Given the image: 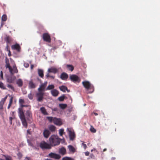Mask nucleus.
Instances as JSON below:
<instances>
[{
    "instance_id": "obj_1",
    "label": "nucleus",
    "mask_w": 160,
    "mask_h": 160,
    "mask_svg": "<svg viewBox=\"0 0 160 160\" xmlns=\"http://www.w3.org/2000/svg\"><path fill=\"white\" fill-rule=\"evenodd\" d=\"M19 102L21 107V108H19L18 109L19 116L22 121V124L25 128H27L28 124L23 111L22 108L24 107H28L29 109H30V108L29 105H23L25 103V101L23 99H19Z\"/></svg>"
},
{
    "instance_id": "obj_2",
    "label": "nucleus",
    "mask_w": 160,
    "mask_h": 160,
    "mask_svg": "<svg viewBox=\"0 0 160 160\" xmlns=\"http://www.w3.org/2000/svg\"><path fill=\"white\" fill-rule=\"evenodd\" d=\"M49 140L52 147L58 145L60 143V141L62 140L63 142H65L64 139H61L58 137V136L55 135H51L49 138Z\"/></svg>"
},
{
    "instance_id": "obj_3",
    "label": "nucleus",
    "mask_w": 160,
    "mask_h": 160,
    "mask_svg": "<svg viewBox=\"0 0 160 160\" xmlns=\"http://www.w3.org/2000/svg\"><path fill=\"white\" fill-rule=\"evenodd\" d=\"M39 146L42 149H50L52 148L50 143H48L44 141H42L40 143Z\"/></svg>"
},
{
    "instance_id": "obj_4",
    "label": "nucleus",
    "mask_w": 160,
    "mask_h": 160,
    "mask_svg": "<svg viewBox=\"0 0 160 160\" xmlns=\"http://www.w3.org/2000/svg\"><path fill=\"white\" fill-rule=\"evenodd\" d=\"M67 131L68 132L70 140H73L75 137V134L72 128H67Z\"/></svg>"
},
{
    "instance_id": "obj_5",
    "label": "nucleus",
    "mask_w": 160,
    "mask_h": 160,
    "mask_svg": "<svg viewBox=\"0 0 160 160\" xmlns=\"http://www.w3.org/2000/svg\"><path fill=\"white\" fill-rule=\"evenodd\" d=\"M69 78L71 80L74 82H78L79 83L81 81L80 78L76 75H70Z\"/></svg>"
},
{
    "instance_id": "obj_6",
    "label": "nucleus",
    "mask_w": 160,
    "mask_h": 160,
    "mask_svg": "<svg viewBox=\"0 0 160 160\" xmlns=\"http://www.w3.org/2000/svg\"><path fill=\"white\" fill-rule=\"evenodd\" d=\"M44 93L42 92H38L37 93L36 96L37 98V100L38 102H42L43 99Z\"/></svg>"
},
{
    "instance_id": "obj_7",
    "label": "nucleus",
    "mask_w": 160,
    "mask_h": 160,
    "mask_svg": "<svg viewBox=\"0 0 160 160\" xmlns=\"http://www.w3.org/2000/svg\"><path fill=\"white\" fill-rule=\"evenodd\" d=\"M42 38L45 41L49 43L51 42V37L48 33H43L42 35Z\"/></svg>"
},
{
    "instance_id": "obj_8",
    "label": "nucleus",
    "mask_w": 160,
    "mask_h": 160,
    "mask_svg": "<svg viewBox=\"0 0 160 160\" xmlns=\"http://www.w3.org/2000/svg\"><path fill=\"white\" fill-rule=\"evenodd\" d=\"M82 83L84 87L87 90H89L90 87L92 85L88 81H85L82 82Z\"/></svg>"
},
{
    "instance_id": "obj_9",
    "label": "nucleus",
    "mask_w": 160,
    "mask_h": 160,
    "mask_svg": "<svg viewBox=\"0 0 160 160\" xmlns=\"http://www.w3.org/2000/svg\"><path fill=\"white\" fill-rule=\"evenodd\" d=\"M48 156L51 158H55L57 159H59L61 158V156L59 154L52 152L50 153L49 154Z\"/></svg>"
},
{
    "instance_id": "obj_10",
    "label": "nucleus",
    "mask_w": 160,
    "mask_h": 160,
    "mask_svg": "<svg viewBox=\"0 0 160 160\" xmlns=\"http://www.w3.org/2000/svg\"><path fill=\"white\" fill-rule=\"evenodd\" d=\"M44 137L46 138H48L51 134V132L49 130L45 129L43 132Z\"/></svg>"
},
{
    "instance_id": "obj_11",
    "label": "nucleus",
    "mask_w": 160,
    "mask_h": 160,
    "mask_svg": "<svg viewBox=\"0 0 160 160\" xmlns=\"http://www.w3.org/2000/svg\"><path fill=\"white\" fill-rule=\"evenodd\" d=\"M5 67L6 68H8L10 72L11 73L12 69L11 67L10 66L9 60L7 57L5 58Z\"/></svg>"
},
{
    "instance_id": "obj_12",
    "label": "nucleus",
    "mask_w": 160,
    "mask_h": 160,
    "mask_svg": "<svg viewBox=\"0 0 160 160\" xmlns=\"http://www.w3.org/2000/svg\"><path fill=\"white\" fill-rule=\"evenodd\" d=\"M53 123L55 125L60 126L62 124V122L60 118H54L53 119Z\"/></svg>"
},
{
    "instance_id": "obj_13",
    "label": "nucleus",
    "mask_w": 160,
    "mask_h": 160,
    "mask_svg": "<svg viewBox=\"0 0 160 160\" xmlns=\"http://www.w3.org/2000/svg\"><path fill=\"white\" fill-rule=\"evenodd\" d=\"M11 48L12 49L16 50L18 52H20V51L21 47L20 45L18 44L17 43L12 45Z\"/></svg>"
},
{
    "instance_id": "obj_14",
    "label": "nucleus",
    "mask_w": 160,
    "mask_h": 160,
    "mask_svg": "<svg viewBox=\"0 0 160 160\" xmlns=\"http://www.w3.org/2000/svg\"><path fill=\"white\" fill-rule=\"evenodd\" d=\"M26 116L27 119L28 120H30L32 118V115L31 112L29 110H28L26 113Z\"/></svg>"
},
{
    "instance_id": "obj_15",
    "label": "nucleus",
    "mask_w": 160,
    "mask_h": 160,
    "mask_svg": "<svg viewBox=\"0 0 160 160\" xmlns=\"http://www.w3.org/2000/svg\"><path fill=\"white\" fill-rule=\"evenodd\" d=\"M68 77V75L64 72L62 73L60 75V78L63 80H66Z\"/></svg>"
},
{
    "instance_id": "obj_16",
    "label": "nucleus",
    "mask_w": 160,
    "mask_h": 160,
    "mask_svg": "<svg viewBox=\"0 0 160 160\" xmlns=\"http://www.w3.org/2000/svg\"><path fill=\"white\" fill-rule=\"evenodd\" d=\"M58 71V69L56 68L52 67L49 68L48 70V72H52L54 73H56Z\"/></svg>"
},
{
    "instance_id": "obj_17",
    "label": "nucleus",
    "mask_w": 160,
    "mask_h": 160,
    "mask_svg": "<svg viewBox=\"0 0 160 160\" xmlns=\"http://www.w3.org/2000/svg\"><path fill=\"white\" fill-rule=\"evenodd\" d=\"M51 92L52 96L54 97H57L59 94L58 91L56 89L52 90Z\"/></svg>"
},
{
    "instance_id": "obj_18",
    "label": "nucleus",
    "mask_w": 160,
    "mask_h": 160,
    "mask_svg": "<svg viewBox=\"0 0 160 160\" xmlns=\"http://www.w3.org/2000/svg\"><path fill=\"white\" fill-rule=\"evenodd\" d=\"M28 86L30 88H35L36 87V86L32 80L29 81Z\"/></svg>"
},
{
    "instance_id": "obj_19",
    "label": "nucleus",
    "mask_w": 160,
    "mask_h": 160,
    "mask_svg": "<svg viewBox=\"0 0 160 160\" xmlns=\"http://www.w3.org/2000/svg\"><path fill=\"white\" fill-rule=\"evenodd\" d=\"M5 40L7 44H10L12 41V38L9 36H7L5 38Z\"/></svg>"
},
{
    "instance_id": "obj_20",
    "label": "nucleus",
    "mask_w": 160,
    "mask_h": 160,
    "mask_svg": "<svg viewBox=\"0 0 160 160\" xmlns=\"http://www.w3.org/2000/svg\"><path fill=\"white\" fill-rule=\"evenodd\" d=\"M16 84L19 87H22L23 84V82L22 79H19L16 81Z\"/></svg>"
},
{
    "instance_id": "obj_21",
    "label": "nucleus",
    "mask_w": 160,
    "mask_h": 160,
    "mask_svg": "<svg viewBox=\"0 0 160 160\" xmlns=\"http://www.w3.org/2000/svg\"><path fill=\"white\" fill-rule=\"evenodd\" d=\"M59 152L62 155H64L66 153V149L64 147H62L59 149Z\"/></svg>"
},
{
    "instance_id": "obj_22",
    "label": "nucleus",
    "mask_w": 160,
    "mask_h": 160,
    "mask_svg": "<svg viewBox=\"0 0 160 160\" xmlns=\"http://www.w3.org/2000/svg\"><path fill=\"white\" fill-rule=\"evenodd\" d=\"M40 110L44 115H48V113L46 111V109L44 107H42L41 108Z\"/></svg>"
},
{
    "instance_id": "obj_23",
    "label": "nucleus",
    "mask_w": 160,
    "mask_h": 160,
    "mask_svg": "<svg viewBox=\"0 0 160 160\" xmlns=\"http://www.w3.org/2000/svg\"><path fill=\"white\" fill-rule=\"evenodd\" d=\"M46 87L43 85L42 84H41L39 87L38 88V92H42L44 91L45 90Z\"/></svg>"
},
{
    "instance_id": "obj_24",
    "label": "nucleus",
    "mask_w": 160,
    "mask_h": 160,
    "mask_svg": "<svg viewBox=\"0 0 160 160\" xmlns=\"http://www.w3.org/2000/svg\"><path fill=\"white\" fill-rule=\"evenodd\" d=\"M68 148L70 152H72V153H74L75 152V149L72 145H69L68 146Z\"/></svg>"
},
{
    "instance_id": "obj_25",
    "label": "nucleus",
    "mask_w": 160,
    "mask_h": 160,
    "mask_svg": "<svg viewBox=\"0 0 160 160\" xmlns=\"http://www.w3.org/2000/svg\"><path fill=\"white\" fill-rule=\"evenodd\" d=\"M48 129L52 132H54L56 130V127L53 125H50L48 126Z\"/></svg>"
},
{
    "instance_id": "obj_26",
    "label": "nucleus",
    "mask_w": 160,
    "mask_h": 160,
    "mask_svg": "<svg viewBox=\"0 0 160 160\" xmlns=\"http://www.w3.org/2000/svg\"><path fill=\"white\" fill-rule=\"evenodd\" d=\"M38 73L39 76L42 78H43L44 76L43 71V70L40 69L38 70Z\"/></svg>"
},
{
    "instance_id": "obj_27",
    "label": "nucleus",
    "mask_w": 160,
    "mask_h": 160,
    "mask_svg": "<svg viewBox=\"0 0 160 160\" xmlns=\"http://www.w3.org/2000/svg\"><path fill=\"white\" fill-rule=\"evenodd\" d=\"M60 90L63 92H65L66 90H67V87L64 85H62L59 87Z\"/></svg>"
},
{
    "instance_id": "obj_28",
    "label": "nucleus",
    "mask_w": 160,
    "mask_h": 160,
    "mask_svg": "<svg viewBox=\"0 0 160 160\" xmlns=\"http://www.w3.org/2000/svg\"><path fill=\"white\" fill-rule=\"evenodd\" d=\"M59 106L60 108L64 109L67 107V105L66 104H59Z\"/></svg>"
},
{
    "instance_id": "obj_29",
    "label": "nucleus",
    "mask_w": 160,
    "mask_h": 160,
    "mask_svg": "<svg viewBox=\"0 0 160 160\" xmlns=\"http://www.w3.org/2000/svg\"><path fill=\"white\" fill-rule=\"evenodd\" d=\"M54 86L53 85L51 84L49 85L48 86V87L46 89V90H50L52 89H53L54 88Z\"/></svg>"
},
{
    "instance_id": "obj_30",
    "label": "nucleus",
    "mask_w": 160,
    "mask_h": 160,
    "mask_svg": "<svg viewBox=\"0 0 160 160\" xmlns=\"http://www.w3.org/2000/svg\"><path fill=\"white\" fill-rule=\"evenodd\" d=\"M67 67L68 70L71 71H72L74 69V67L72 65H67Z\"/></svg>"
},
{
    "instance_id": "obj_31",
    "label": "nucleus",
    "mask_w": 160,
    "mask_h": 160,
    "mask_svg": "<svg viewBox=\"0 0 160 160\" xmlns=\"http://www.w3.org/2000/svg\"><path fill=\"white\" fill-rule=\"evenodd\" d=\"M7 19V16L6 15H3L2 17V21H5Z\"/></svg>"
},
{
    "instance_id": "obj_32",
    "label": "nucleus",
    "mask_w": 160,
    "mask_h": 160,
    "mask_svg": "<svg viewBox=\"0 0 160 160\" xmlns=\"http://www.w3.org/2000/svg\"><path fill=\"white\" fill-rule=\"evenodd\" d=\"M62 160H74L73 158L69 157H65L62 159Z\"/></svg>"
},
{
    "instance_id": "obj_33",
    "label": "nucleus",
    "mask_w": 160,
    "mask_h": 160,
    "mask_svg": "<svg viewBox=\"0 0 160 160\" xmlns=\"http://www.w3.org/2000/svg\"><path fill=\"white\" fill-rule=\"evenodd\" d=\"M10 98L9 100V103L8 104V105L11 106L12 102L13 97L12 96H10Z\"/></svg>"
},
{
    "instance_id": "obj_34",
    "label": "nucleus",
    "mask_w": 160,
    "mask_h": 160,
    "mask_svg": "<svg viewBox=\"0 0 160 160\" xmlns=\"http://www.w3.org/2000/svg\"><path fill=\"white\" fill-rule=\"evenodd\" d=\"M10 98L9 100V103L8 104V105L11 106L12 102L13 97L12 96H10Z\"/></svg>"
},
{
    "instance_id": "obj_35",
    "label": "nucleus",
    "mask_w": 160,
    "mask_h": 160,
    "mask_svg": "<svg viewBox=\"0 0 160 160\" xmlns=\"http://www.w3.org/2000/svg\"><path fill=\"white\" fill-rule=\"evenodd\" d=\"M47 118L50 122H52V121L53 122L54 118L51 117H47Z\"/></svg>"
},
{
    "instance_id": "obj_36",
    "label": "nucleus",
    "mask_w": 160,
    "mask_h": 160,
    "mask_svg": "<svg viewBox=\"0 0 160 160\" xmlns=\"http://www.w3.org/2000/svg\"><path fill=\"white\" fill-rule=\"evenodd\" d=\"M4 103V102L2 101L0 102V110H2L3 109V105Z\"/></svg>"
},
{
    "instance_id": "obj_37",
    "label": "nucleus",
    "mask_w": 160,
    "mask_h": 160,
    "mask_svg": "<svg viewBox=\"0 0 160 160\" xmlns=\"http://www.w3.org/2000/svg\"><path fill=\"white\" fill-rule=\"evenodd\" d=\"M89 89L91 90V91L89 92L90 93H92L94 91V87L93 86L91 85Z\"/></svg>"
},
{
    "instance_id": "obj_38",
    "label": "nucleus",
    "mask_w": 160,
    "mask_h": 160,
    "mask_svg": "<svg viewBox=\"0 0 160 160\" xmlns=\"http://www.w3.org/2000/svg\"><path fill=\"white\" fill-rule=\"evenodd\" d=\"M27 142L28 143V145L31 147H33V145L32 144V142L31 141V140L29 139L27 140Z\"/></svg>"
},
{
    "instance_id": "obj_39",
    "label": "nucleus",
    "mask_w": 160,
    "mask_h": 160,
    "mask_svg": "<svg viewBox=\"0 0 160 160\" xmlns=\"http://www.w3.org/2000/svg\"><path fill=\"white\" fill-rule=\"evenodd\" d=\"M65 97L64 95L62 96L59 97L58 98V100L60 101H62L64 99Z\"/></svg>"
},
{
    "instance_id": "obj_40",
    "label": "nucleus",
    "mask_w": 160,
    "mask_h": 160,
    "mask_svg": "<svg viewBox=\"0 0 160 160\" xmlns=\"http://www.w3.org/2000/svg\"><path fill=\"white\" fill-rule=\"evenodd\" d=\"M64 129H61L59 130V134L60 136H62L64 133Z\"/></svg>"
},
{
    "instance_id": "obj_41",
    "label": "nucleus",
    "mask_w": 160,
    "mask_h": 160,
    "mask_svg": "<svg viewBox=\"0 0 160 160\" xmlns=\"http://www.w3.org/2000/svg\"><path fill=\"white\" fill-rule=\"evenodd\" d=\"M52 110L53 111H55V112H56L58 113H59V112H60V110L57 108H52Z\"/></svg>"
},
{
    "instance_id": "obj_42",
    "label": "nucleus",
    "mask_w": 160,
    "mask_h": 160,
    "mask_svg": "<svg viewBox=\"0 0 160 160\" xmlns=\"http://www.w3.org/2000/svg\"><path fill=\"white\" fill-rule=\"evenodd\" d=\"M90 130L91 132L93 133L95 132L96 131V130L92 126L91 127V128H90Z\"/></svg>"
},
{
    "instance_id": "obj_43",
    "label": "nucleus",
    "mask_w": 160,
    "mask_h": 160,
    "mask_svg": "<svg viewBox=\"0 0 160 160\" xmlns=\"http://www.w3.org/2000/svg\"><path fill=\"white\" fill-rule=\"evenodd\" d=\"M7 87L10 89H11L13 91H14V87L11 85L8 84Z\"/></svg>"
},
{
    "instance_id": "obj_44",
    "label": "nucleus",
    "mask_w": 160,
    "mask_h": 160,
    "mask_svg": "<svg viewBox=\"0 0 160 160\" xmlns=\"http://www.w3.org/2000/svg\"><path fill=\"white\" fill-rule=\"evenodd\" d=\"M28 97L29 99L32 100L33 98V95L31 93L28 95Z\"/></svg>"
},
{
    "instance_id": "obj_45",
    "label": "nucleus",
    "mask_w": 160,
    "mask_h": 160,
    "mask_svg": "<svg viewBox=\"0 0 160 160\" xmlns=\"http://www.w3.org/2000/svg\"><path fill=\"white\" fill-rule=\"evenodd\" d=\"M13 71L15 73H17L18 71L16 67V66H13Z\"/></svg>"
},
{
    "instance_id": "obj_46",
    "label": "nucleus",
    "mask_w": 160,
    "mask_h": 160,
    "mask_svg": "<svg viewBox=\"0 0 160 160\" xmlns=\"http://www.w3.org/2000/svg\"><path fill=\"white\" fill-rule=\"evenodd\" d=\"M0 88L3 89H5L6 88L4 87L3 84L2 82H0Z\"/></svg>"
},
{
    "instance_id": "obj_47",
    "label": "nucleus",
    "mask_w": 160,
    "mask_h": 160,
    "mask_svg": "<svg viewBox=\"0 0 160 160\" xmlns=\"http://www.w3.org/2000/svg\"><path fill=\"white\" fill-rule=\"evenodd\" d=\"M7 97L8 95H7L4 98H2L1 100L5 102V101L7 98Z\"/></svg>"
},
{
    "instance_id": "obj_48",
    "label": "nucleus",
    "mask_w": 160,
    "mask_h": 160,
    "mask_svg": "<svg viewBox=\"0 0 160 160\" xmlns=\"http://www.w3.org/2000/svg\"><path fill=\"white\" fill-rule=\"evenodd\" d=\"M6 160H12L11 157L9 156H8L5 157Z\"/></svg>"
},
{
    "instance_id": "obj_49",
    "label": "nucleus",
    "mask_w": 160,
    "mask_h": 160,
    "mask_svg": "<svg viewBox=\"0 0 160 160\" xmlns=\"http://www.w3.org/2000/svg\"><path fill=\"white\" fill-rule=\"evenodd\" d=\"M24 65L26 68H28L29 66V64L27 63H24Z\"/></svg>"
},
{
    "instance_id": "obj_50",
    "label": "nucleus",
    "mask_w": 160,
    "mask_h": 160,
    "mask_svg": "<svg viewBox=\"0 0 160 160\" xmlns=\"http://www.w3.org/2000/svg\"><path fill=\"white\" fill-rule=\"evenodd\" d=\"M84 153H85V154L86 156H88L89 155V152L87 151V152H84Z\"/></svg>"
},
{
    "instance_id": "obj_51",
    "label": "nucleus",
    "mask_w": 160,
    "mask_h": 160,
    "mask_svg": "<svg viewBox=\"0 0 160 160\" xmlns=\"http://www.w3.org/2000/svg\"><path fill=\"white\" fill-rule=\"evenodd\" d=\"M82 145L83 146V148L84 149H86V148H87V145L86 144L83 143V142L82 143Z\"/></svg>"
},
{
    "instance_id": "obj_52",
    "label": "nucleus",
    "mask_w": 160,
    "mask_h": 160,
    "mask_svg": "<svg viewBox=\"0 0 160 160\" xmlns=\"http://www.w3.org/2000/svg\"><path fill=\"white\" fill-rule=\"evenodd\" d=\"M7 81H8V82H9V83H12V80L11 79H8V80H7Z\"/></svg>"
},
{
    "instance_id": "obj_53",
    "label": "nucleus",
    "mask_w": 160,
    "mask_h": 160,
    "mask_svg": "<svg viewBox=\"0 0 160 160\" xmlns=\"http://www.w3.org/2000/svg\"><path fill=\"white\" fill-rule=\"evenodd\" d=\"M9 120L10 122V124L11 125L12 124V120L13 119V118L12 117H10L9 118Z\"/></svg>"
},
{
    "instance_id": "obj_54",
    "label": "nucleus",
    "mask_w": 160,
    "mask_h": 160,
    "mask_svg": "<svg viewBox=\"0 0 160 160\" xmlns=\"http://www.w3.org/2000/svg\"><path fill=\"white\" fill-rule=\"evenodd\" d=\"M90 157L92 158H94L95 157L92 154H91Z\"/></svg>"
},
{
    "instance_id": "obj_55",
    "label": "nucleus",
    "mask_w": 160,
    "mask_h": 160,
    "mask_svg": "<svg viewBox=\"0 0 160 160\" xmlns=\"http://www.w3.org/2000/svg\"><path fill=\"white\" fill-rule=\"evenodd\" d=\"M47 83H48L47 82V81H46V82H44V83H43L42 84L43 85H44V86H45L46 87V86L47 85Z\"/></svg>"
},
{
    "instance_id": "obj_56",
    "label": "nucleus",
    "mask_w": 160,
    "mask_h": 160,
    "mask_svg": "<svg viewBox=\"0 0 160 160\" xmlns=\"http://www.w3.org/2000/svg\"><path fill=\"white\" fill-rule=\"evenodd\" d=\"M24 160H30V158L29 157H26L25 158Z\"/></svg>"
},
{
    "instance_id": "obj_57",
    "label": "nucleus",
    "mask_w": 160,
    "mask_h": 160,
    "mask_svg": "<svg viewBox=\"0 0 160 160\" xmlns=\"http://www.w3.org/2000/svg\"><path fill=\"white\" fill-rule=\"evenodd\" d=\"M6 49L7 50V51H9L10 50L9 49V47L8 45H7L6 48Z\"/></svg>"
},
{
    "instance_id": "obj_58",
    "label": "nucleus",
    "mask_w": 160,
    "mask_h": 160,
    "mask_svg": "<svg viewBox=\"0 0 160 160\" xmlns=\"http://www.w3.org/2000/svg\"><path fill=\"white\" fill-rule=\"evenodd\" d=\"M49 72H48V73H47V74L46 75L47 78H48L50 77V76L49 75Z\"/></svg>"
},
{
    "instance_id": "obj_59",
    "label": "nucleus",
    "mask_w": 160,
    "mask_h": 160,
    "mask_svg": "<svg viewBox=\"0 0 160 160\" xmlns=\"http://www.w3.org/2000/svg\"><path fill=\"white\" fill-rule=\"evenodd\" d=\"M8 51V55L9 56H11V52L10 50H9V51Z\"/></svg>"
},
{
    "instance_id": "obj_60",
    "label": "nucleus",
    "mask_w": 160,
    "mask_h": 160,
    "mask_svg": "<svg viewBox=\"0 0 160 160\" xmlns=\"http://www.w3.org/2000/svg\"><path fill=\"white\" fill-rule=\"evenodd\" d=\"M3 21H2V22H1V27H2L3 25L4 24V23L3 22Z\"/></svg>"
},
{
    "instance_id": "obj_61",
    "label": "nucleus",
    "mask_w": 160,
    "mask_h": 160,
    "mask_svg": "<svg viewBox=\"0 0 160 160\" xmlns=\"http://www.w3.org/2000/svg\"><path fill=\"white\" fill-rule=\"evenodd\" d=\"M33 67H34V65H31V69H33Z\"/></svg>"
},
{
    "instance_id": "obj_62",
    "label": "nucleus",
    "mask_w": 160,
    "mask_h": 160,
    "mask_svg": "<svg viewBox=\"0 0 160 160\" xmlns=\"http://www.w3.org/2000/svg\"><path fill=\"white\" fill-rule=\"evenodd\" d=\"M50 77L54 79V78L55 77L52 76H50Z\"/></svg>"
},
{
    "instance_id": "obj_63",
    "label": "nucleus",
    "mask_w": 160,
    "mask_h": 160,
    "mask_svg": "<svg viewBox=\"0 0 160 160\" xmlns=\"http://www.w3.org/2000/svg\"><path fill=\"white\" fill-rule=\"evenodd\" d=\"M94 114L95 116H97L98 115V114L97 113L95 112H94Z\"/></svg>"
},
{
    "instance_id": "obj_64",
    "label": "nucleus",
    "mask_w": 160,
    "mask_h": 160,
    "mask_svg": "<svg viewBox=\"0 0 160 160\" xmlns=\"http://www.w3.org/2000/svg\"><path fill=\"white\" fill-rule=\"evenodd\" d=\"M11 106L8 105V109H9L10 108Z\"/></svg>"
}]
</instances>
